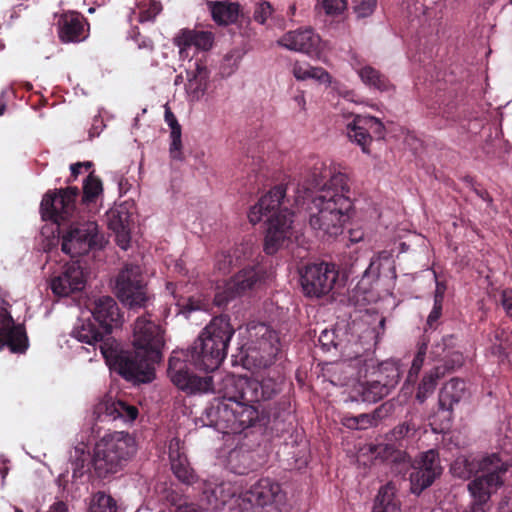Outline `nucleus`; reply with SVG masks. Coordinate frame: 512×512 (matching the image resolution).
<instances>
[{
	"label": "nucleus",
	"mask_w": 512,
	"mask_h": 512,
	"mask_svg": "<svg viewBox=\"0 0 512 512\" xmlns=\"http://www.w3.org/2000/svg\"><path fill=\"white\" fill-rule=\"evenodd\" d=\"M280 390V384L270 377L258 380L231 374L222 380L220 387L222 399L218 402L267 401L277 395Z\"/></svg>",
	"instance_id": "obj_10"
},
{
	"label": "nucleus",
	"mask_w": 512,
	"mask_h": 512,
	"mask_svg": "<svg viewBox=\"0 0 512 512\" xmlns=\"http://www.w3.org/2000/svg\"><path fill=\"white\" fill-rule=\"evenodd\" d=\"M286 192V185H275L248 212V219L253 225L266 218L264 251L268 255H274L292 242L293 213L286 206L289 202Z\"/></svg>",
	"instance_id": "obj_3"
},
{
	"label": "nucleus",
	"mask_w": 512,
	"mask_h": 512,
	"mask_svg": "<svg viewBox=\"0 0 512 512\" xmlns=\"http://www.w3.org/2000/svg\"><path fill=\"white\" fill-rule=\"evenodd\" d=\"M380 274V258L379 256L373 257L370 261L368 268L365 271V275L378 277Z\"/></svg>",
	"instance_id": "obj_61"
},
{
	"label": "nucleus",
	"mask_w": 512,
	"mask_h": 512,
	"mask_svg": "<svg viewBox=\"0 0 512 512\" xmlns=\"http://www.w3.org/2000/svg\"><path fill=\"white\" fill-rule=\"evenodd\" d=\"M135 453L136 441L128 432L105 434L95 445V470L99 475L116 473L127 465Z\"/></svg>",
	"instance_id": "obj_8"
},
{
	"label": "nucleus",
	"mask_w": 512,
	"mask_h": 512,
	"mask_svg": "<svg viewBox=\"0 0 512 512\" xmlns=\"http://www.w3.org/2000/svg\"><path fill=\"white\" fill-rule=\"evenodd\" d=\"M171 143H170V156L175 160H183L182 153V140H181V129L176 128L175 131H171L170 133Z\"/></svg>",
	"instance_id": "obj_46"
},
{
	"label": "nucleus",
	"mask_w": 512,
	"mask_h": 512,
	"mask_svg": "<svg viewBox=\"0 0 512 512\" xmlns=\"http://www.w3.org/2000/svg\"><path fill=\"white\" fill-rule=\"evenodd\" d=\"M348 138L359 145L364 153H369L372 139L384 137V125L373 116L354 115L346 125Z\"/></svg>",
	"instance_id": "obj_19"
},
{
	"label": "nucleus",
	"mask_w": 512,
	"mask_h": 512,
	"mask_svg": "<svg viewBox=\"0 0 512 512\" xmlns=\"http://www.w3.org/2000/svg\"><path fill=\"white\" fill-rule=\"evenodd\" d=\"M419 425L408 419L396 425L385 437V442L375 446L377 458L390 465L395 474H405L410 467L411 457L407 448L417 439Z\"/></svg>",
	"instance_id": "obj_7"
},
{
	"label": "nucleus",
	"mask_w": 512,
	"mask_h": 512,
	"mask_svg": "<svg viewBox=\"0 0 512 512\" xmlns=\"http://www.w3.org/2000/svg\"><path fill=\"white\" fill-rule=\"evenodd\" d=\"M338 278L339 270L334 263H313L301 272L300 283L305 296L320 298L333 289Z\"/></svg>",
	"instance_id": "obj_14"
},
{
	"label": "nucleus",
	"mask_w": 512,
	"mask_h": 512,
	"mask_svg": "<svg viewBox=\"0 0 512 512\" xmlns=\"http://www.w3.org/2000/svg\"><path fill=\"white\" fill-rule=\"evenodd\" d=\"M189 358L173 352L169 358L167 373L172 383L186 394H202L213 391V378L199 376L191 368Z\"/></svg>",
	"instance_id": "obj_13"
},
{
	"label": "nucleus",
	"mask_w": 512,
	"mask_h": 512,
	"mask_svg": "<svg viewBox=\"0 0 512 512\" xmlns=\"http://www.w3.org/2000/svg\"><path fill=\"white\" fill-rule=\"evenodd\" d=\"M267 277L268 273L263 265H246L226 281L222 288H218L213 302L217 307H225L236 297L249 295L261 289Z\"/></svg>",
	"instance_id": "obj_11"
},
{
	"label": "nucleus",
	"mask_w": 512,
	"mask_h": 512,
	"mask_svg": "<svg viewBox=\"0 0 512 512\" xmlns=\"http://www.w3.org/2000/svg\"><path fill=\"white\" fill-rule=\"evenodd\" d=\"M263 333L258 341V348L268 358V361L275 359L281 351V342L278 332L262 325Z\"/></svg>",
	"instance_id": "obj_37"
},
{
	"label": "nucleus",
	"mask_w": 512,
	"mask_h": 512,
	"mask_svg": "<svg viewBox=\"0 0 512 512\" xmlns=\"http://www.w3.org/2000/svg\"><path fill=\"white\" fill-rule=\"evenodd\" d=\"M108 227L116 235L119 247L126 250L131 240V214L125 206L112 208L107 213Z\"/></svg>",
	"instance_id": "obj_26"
},
{
	"label": "nucleus",
	"mask_w": 512,
	"mask_h": 512,
	"mask_svg": "<svg viewBox=\"0 0 512 512\" xmlns=\"http://www.w3.org/2000/svg\"><path fill=\"white\" fill-rule=\"evenodd\" d=\"M280 492V486L268 478L260 479L243 494V501L252 506L265 507L271 505Z\"/></svg>",
	"instance_id": "obj_29"
},
{
	"label": "nucleus",
	"mask_w": 512,
	"mask_h": 512,
	"mask_svg": "<svg viewBox=\"0 0 512 512\" xmlns=\"http://www.w3.org/2000/svg\"><path fill=\"white\" fill-rule=\"evenodd\" d=\"M11 304L0 289V351L8 347L12 353L23 354L29 347V340L23 324H16L11 312Z\"/></svg>",
	"instance_id": "obj_16"
},
{
	"label": "nucleus",
	"mask_w": 512,
	"mask_h": 512,
	"mask_svg": "<svg viewBox=\"0 0 512 512\" xmlns=\"http://www.w3.org/2000/svg\"><path fill=\"white\" fill-rule=\"evenodd\" d=\"M498 512H512V492L507 494L499 503Z\"/></svg>",
	"instance_id": "obj_64"
},
{
	"label": "nucleus",
	"mask_w": 512,
	"mask_h": 512,
	"mask_svg": "<svg viewBox=\"0 0 512 512\" xmlns=\"http://www.w3.org/2000/svg\"><path fill=\"white\" fill-rule=\"evenodd\" d=\"M252 403L253 402H245L242 417V420L244 421V431L248 428L266 426L270 422L271 416L274 420L279 418H283V420H285V417L290 415V405L287 401H281L278 403V405L281 406V412H273L271 414H266L264 411H260L259 408Z\"/></svg>",
	"instance_id": "obj_30"
},
{
	"label": "nucleus",
	"mask_w": 512,
	"mask_h": 512,
	"mask_svg": "<svg viewBox=\"0 0 512 512\" xmlns=\"http://www.w3.org/2000/svg\"><path fill=\"white\" fill-rule=\"evenodd\" d=\"M213 34L209 31L184 30L176 38V45L183 54L187 48L195 47L198 50L207 51L213 45Z\"/></svg>",
	"instance_id": "obj_31"
},
{
	"label": "nucleus",
	"mask_w": 512,
	"mask_h": 512,
	"mask_svg": "<svg viewBox=\"0 0 512 512\" xmlns=\"http://www.w3.org/2000/svg\"><path fill=\"white\" fill-rule=\"evenodd\" d=\"M184 449V443L178 437H173L169 441V459L171 469L175 477L186 485H192L196 482L197 476L190 466Z\"/></svg>",
	"instance_id": "obj_23"
},
{
	"label": "nucleus",
	"mask_w": 512,
	"mask_h": 512,
	"mask_svg": "<svg viewBox=\"0 0 512 512\" xmlns=\"http://www.w3.org/2000/svg\"><path fill=\"white\" fill-rule=\"evenodd\" d=\"M412 468L413 471L410 474V490L415 495H420L425 489L430 487L434 481L437 479L432 474L426 472L423 468L416 465L411 461L409 469Z\"/></svg>",
	"instance_id": "obj_39"
},
{
	"label": "nucleus",
	"mask_w": 512,
	"mask_h": 512,
	"mask_svg": "<svg viewBox=\"0 0 512 512\" xmlns=\"http://www.w3.org/2000/svg\"><path fill=\"white\" fill-rule=\"evenodd\" d=\"M164 117L171 131H175L176 128L181 129V125L178 123L176 116L169 107H166Z\"/></svg>",
	"instance_id": "obj_62"
},
{
	"label": "nucleus",
	"mask_w": 512,
	"mask_h": 512,
	"mask_svg": "<svg viewBox=\"0 0 512 512\" xmlns=\"http://www.w3.org/2000/svg\"><path fill=\"white\" fill-rule=\"evenodd\" d=\"M310 69V64L295 62L292 67V74L297 80L304 81L310 79Z\"/></svg>",
	"instance_id": "obj_53"
},
{
	"label": "nucleus",
	"mask_w": 512,
	"mask_h": 512,
	"mask_svg": "<svg viewBox=\"0 0 512 512\" xmlns=\"http://www.w3.org/2000/svg\"><path fill=\"white\" fill-rule=\"evenodd\" d=\"M115 499L105 492H98L94 495L89 512H117Z\"/></svg>",
	"instance_id": "obj_42"
},
{
	"label": "nucleus",
	"mask_w": 512,
	"mask_h": 512,
	"mask_svg": "<svg viewBox=\"0 0 512 512\" xmlns=\"http://www.w3.org/2000/svg\"><path fill=\"white\" fill-rule=\"evenodd\" d=\"M482 458L460 455L451 464L450 471L453 476L463 480L470 479L482 470Z\"/></svg>",
	"instance_id": "obj_34"
},
{
	"label": "nucleus",
	"mask_w": 512,
	"mask_h": 512,
	"mask_svg": "<svg viewBox=\"0 0 512 512\" xmlns=\"http://www.w3.org/2000/svg\"><path fill=\"white\" fill-rule=\"evenodd\" d=\"M172 504L176 506L175 512H209L208 510L198 508L192 503H187L186 500H183L181 497L177 500L173 498Z\"/></svg>",
	"instance_id": "obj_56"
},
{
	"label": "nucleus",
	"mask_w": 512,
	"mask_h": 512,
	"mask_svg": "<svg viewBox=\"0 0 512 512\" xmlns=\"http://www.w3.org/2000/svg\"><path fill=\"white\" fill-rule=\"evenodd\" d=\"M114 292L130 309L145 308L150 298L142 268L138 264L125 263L115 277Z\"/></svg>",
	"instance_id": "obj_12"
},
{
	"label": "nucleus",
	"mask_w": 512,
	"mask_h": 512,
	"mask_svg": "<svg viewBox=\"0 0 512 512\" xmlns=\"http://www.w3.org/2000/svg\"><path fill=\"white\" fill-rule=\"evenodd\" d=\"M358 427L360 430L367 429L369 427L376 426L377 424L373 420L371 413H362L357 415Z\"/></svg>",
	"instance_id": "obj_59"
},
{
	"label": "nucleus",
	"mask_w": 512,
	"mask_h": 512,
	"mask_svg": "<svg viewBox=\"0 0 512 512\" xmlns=\"http://www.w3.org/2000/svg\"><path fill=\"white\" fill-rule=\"evenodd\" d=\"M81 205L90 208L95 205L98 198L103 193V184L101 179L95 175L94 171L90 172L85 178L82 187Z\"/></svg>",
	"instance_id": "obj_38"
},
{
	"label": "nucleus",
	"mask_w": 512,
	"mask_h": 512,
	"mask_svg": "<svg viewBox=\"0 0 512 512\" xmlns=\"http://www.w3.org/2000/svg\"><path fill=\"white\" fill-rule=\"evenodd\" d=\"M430 354L438 364L424 374L417 386L415 399L419 403H424L433 394L439 379L464 364L463 353L458 348L454 335L443 336L441 341L434 343Z\"/></svg>",
	"instance_id": "obj_6"
},
{
	"label": "nucleus",
	"mask_w": 512,
	"mask_h": 512,
	"mask_svg": "<svg viewBox=\"0 0 512 512\" xmlns=\"http://www.w3.org/2000/svg\"><path fill=\"white\" fill-rule=\"evenodd\" d=\"M235 333L227 315L214 317L181 356L204 371H214L226 358L229 342Z\"/></svg>",
	"instance_id": "obj_4"
},
{
	"label": "nucleus",
	"mask_w": 512,
	"mask_h": 512,
	"mask_svg": "<svg viewBox=\"0 0 512 512\" xmlns=\"http://www.w3.org/2000/svg\"><path fill=\"white\" fill-rule=\"evenodd\" d=\"M109 335H104L103 340H100V351L105 358L106 362L113 365L126 380L144 383L136 355L132 351H124L121 349L120 344Z\"/></svg>",
	"instance_id": "obj_17"
},
{
	"label": "nucleus",
	"mask_w": 512,
	"mask_h": 512,
	"mask_svg": "<svg viewBox=\"0 0 512 512\" xmlns=\"http://www.w3.org/2000/svg\"><path fill=\"white\" fill-rule=\"evenodd\" d=\"M164 331L145 315L136 319L133 329V354L141 370L139 373L144 383L151 382L155 377V365L162 359L164 348Z\"/></svg>",
	"instance_id": "obj_5"
},
{
	"label": "nucleus",
	"mask_w": 512,
	"mask_h": 512,
	"mask_svg": "<svg viewBox=\"0 0 512 512\" xmlns=\"http://www.w3.org/2000/svg\"><path fill=\"white\" fill-rule=\"evenodd\" d=\"M322 8L330 16L341 15L347 8V0H322Z\"/></svg>",
	"instance_id": "obj_47"
},
{
	"label": "nucleus",
	"mask_w": 512,
	"mask_h": 512,
	"mask_svg": "<svg viewBox=\"0 0 512 512\" xmlns=\"http://www.w3.org/2000/svg\"><path fill=\"white\" fill-rule=\"evenodd\" d=\"M442 309H443V302H436L433 303V308L431 312L429 313L426 321V325L430 329H435L438 325V320L440 319L442 315Z\"/></svg>",
	"instance_id": "obj_52"
},
{
	"label": "nucleus",
	"mask_w": 512,
	"mask_h": 512,
	"mask_svg": "<svg viewBox=\"0 0 512 512\" xmlns=\"http://www.w3.org/2000/svg\"><path fill=\"white\" fill-rule=\"evenodd\" d=\"M334 174L335 173L331 174L330 170L325 167L324 163L316 164L307 179V186L305 189L308 191L319 188L320 191Z\"/></svg>",
	"instance_id": "obj_41"
},
{
	"label": "nucleus",
	"mask_w": 512,
	"mask_h": 512,
	"mask_svg": "<svg viewBox=\"0 0 512 512\" xmlns=\"http://www.w3.org/2000/svg\"><path fill=\"white\" fill-rule=\"evenodd\" d=\"M426 350H427V344L425 342H423L419 346L418 351H417L416 355L413 358V361H412L413 365H417L420 368L423 367L424 361H425V356H426Z\"/></svg>",
	"instance_id": "obj_60"
},
{
	"label": "nucleus",
	"mask_w": 512,
	"mask_h": 512,
	"mask_svg": "<svg viewBox=\"0 0 512 512\" xmlns=\"http://www.w3.org/2000/svg\"><path fill=\"white\" fill-rule=\"evenodd\" d=\"M469 396V390L465 380L460 378H452L446 382L439 392V408L442 411L452 414L455 405Z\"/></svg>",
	"instance_id": "obj_28"
},
{
	"label": "nucleus",
	"mask_w": 512,
	"mask_h": 512,
	"mask_svg": "<svg viewBox=\"0 0 512 512\" xmlns=\"http://www.w3.org/2000/svg\"><path fill=\"white\" fill-rule=\"evenodd\" d=\"M91 313L95 322L107 334H111L113 328L121 323L122 315L119 306L111 296H102L96 299Z\"/></svg>",
	"instance_id": "obj_22"
},
{
	"label": "nucleus",
	"mask_w": 512,
	"mask_h": 512,
	"mask_svg": "<svg viewBox=\"0 0 512 512\" xmlns=\"http://www.w3.org/2000/svg\"><path fill=\"white\" fill-rule=\"evenodd\" d=\"M244 401L217 402L209 409L208 416L214 426L224 434H240L244 431L242 420Z\"/></svg>",
	"instance_id": "obj_18"
},
{
	"label": "nucleus",
	"mask_w": 512,
	"mask_h": 512,
	"mask_svg": "<svg viewBox=\"0 0 512 512\" xmlns=\"http://www.w3.org/2000/svg\"><path fill=\"white\" fill-rule=\"evenodd\" d=\"M353 210L349 178L337 172L312 198L308 207L309 226L319 238L336 237L343 232Z\"/></svg>",
	"instance_id": "obj_2"
},
{
	"label": "nucleus",
	"mask_w": 512,
	"mask_h": 512,
	"mask_svg": "<svg viewBox=\"0 0 512 512\" xmlns=\"http://www.w3.org/2000/svg\"><path fill=\"white\" fill-rule=\"evenodd\" d=\"M85 286L84 275L81 267L75 263L67 265L64 270L51 279L52 292L58 296H68L81 291Z\"/></svg>",
	"instance_id": "obj_24"
},
{
	"label": "nucleus",
	"mask_w": 512,
	"mask_h": 512,
	"mask_svg": "<svg viewBox=\"0 0 512 512\" xmlns=\"http://www.w3.org/2000/svg\"><path fill=\"white\" fill-rule=\"evenodd\" d=\"M505 332L497 329L495 331V339L499 341V344H493L491 347V353L498 357L500 363H508L512 365V350L507 351V347L504 345L502 339Z\"/></svg>",
	"instance_id": "obj_44"
},
{
	"label": "nucleus",
	"mask_w": 512,
	"mask_h": 512,
	"mask_svg": "<svg viewBox=\"0 0 512 512\" xmlns=\"http://www.w3.org/2000/svg\"><path fill=\"white\" fill-rule=\"evenodd\" d=\"M501 304L506 315L512 320V289H505L502 291Z\"/></svg>",
	"instance_id": "obj_58"
},
{
	"label": "nucleus",
	"mask_w": 512,
	"mask_h": 512,
	"mask_svg": "<svg viewBox=\"0 0 512 512\" xmlns=\"http://www.w3.org/2000/svg\"><path fill=\"white\" fill-rule=\"evenodd\" d=\"M208 6L212 19L218 25H228L238 20L240 5L236 2L210 1Z\"/></svg>",
	"instance_id": "obj_32"
},
{
	"label": "nucleus",
	"mask_w": 512,
	"mask_h": 512,
	"mask_svg": "<svg viewBox=\"0 0 512 512\" xmlns=\"http://www.w3.org/2000/svg\"><path fill=\"white\" fill-rule=\"evenodd\" d=\"M482 467L479 475L468 484V490L473 498L471 504L489 512L491 496L504 485L509 464L493 453L482 458Z\"/></svg>",
	"instance_id": "obj_9"
},
{
	"label": "nucleus",
	"mask_w": 512,
	"mask_h": 512,
	"mask_svg": "<svg viewBox=\"0 0 512 512\" xmlns=\"http://www.w3.org/2000/svg\"><path fill=\"white\" fill-rule=\"evenodd\" d=\"M421 369L422 368H420L419 366L411 364V367L408 371L407 378H406L404 386H403V389L406 391L405 393L412 392L414 385L417 382L418 375H419Z\"/></svg>",
	"instance_id": "obj_54"
},
{
	"label": "nucleus",
	"mask_w": 512,
	"mask_h": 512,
	"mask_svg": "<svg viewBox=\"0 0 512 512\" xmlns=\"http://www.w3.org/2000/svg\"><path fill=\"white\" fill-rule=\"evenodd\" d=\"M273 12L272 5L267 1H262L257 4L253 18L256 22L264 24L265 21L271 16Z\"/></svg>",
	"instance_id": "obj_50"
},
{
	"label": "nucleus",
	"mask_w": 512,
	"mask_h": 512,
	"mask_svg": "<svg viewBox=\"0 0 512 512\" xmlns=\"http://www.w3.org/2000/svg\"><path fill=\"white\" fill-rule=\"evenodd\" d=\"M361 81L370 88L380 92H386L393 89L390 80L379 70L370 65H366L358 70Z\"/></svg>",
	"instance_id": "obj_35"
},
{
	"label": "nucleus",
	"mask_w": 512,
	"mask_h": 512,
	"mask_svg": "<svg viewBox=\"0 0 512 512\" xmlns=\"http://www.w3.org/2000/svg\"><path fill=\"white\" fill-rule=\"evenodd\" d=\"M412 462L429 474L433 473V476L436 478H439L442 474L443 469L440 463L439 452L436 449H429L420 453Z\"/></svg>",
	"instance_id": "obj_40"
},
{
	"label": "nucleus",
	"mask_w": 512,
	"mask_h": 512,
	"mask_svg": "<svg viewBox=\"0 0 512 512\" xmlns=\"http://www.w3.org/2000/svg\"><path fill=\"white\" fill-rule=\"evenodd\" d=\"M203 493L206 495L209 505L218 508L225 505L231 494H225L224 484L216 485L215 487L206 486Z\"/></svg>",
	"instance_id": "obj_43"
},
{
	"label": "nucleus",
	"mask_w": 512,
	"mask_h": 512,
	"mask_svg": "<svg viewBox=\"0 0 512 512\" xmlns=\"http://www.w3.org/2000/svg\"><path fill=\"white\" fill-rule=\"evenodd\" d=\"M95 413L98 418L103 420H121L123 422H132L138 416V409L134 405H129L122 400H114L108 398L100 402L96 408Z\"/></svg>",
	"instance_id": "obj_25"
},
{
	"label": "nucleus",
	"mask_w": 512,
	"mask_h": 512,
	"mask_svg": "<svg viewBox=\"0 0 512 512\" xmlns=\"http://www.w3.org/2000/svg\"><path fill=\"white\" fill-rule=\"evenodd\" d=\"M191 63V61H189ZM185 89L190 101H199L206 93L210 72L206 65L196 60L187 69Z\"/></svg>",
	"instance_id": "obj_27"
},
{
	"label": "nucleus",
	"mask_w": 512,
	"mask_h": 512,
	"mask_svg": "<svg viewBox=\"0 0 512 512\" xmlns=\"http://www.w3.org/2000/svg\"><path fill=\"white\" fill-rule=\"evenodd\" d=\"M104 335L108 334L100 328L94 319L80 320L73 330V336L76 339L93 346L98 344L100 340H103Z\"/></svg>",
	"instance_id": "obj_33"
},
{
	"label": "nucleus",
	"mask_w": 512,
	"mask_h": 512,
	"mask_svg": "<svg viewBox=\"0 0 512 512\" xmlns=\"http://www.w3.org/2000/svg\"><path fill=\"white\" fill-rule=\"evenodd\" d=\"M278 44L288 50L305 53L311 57L320 53L321 38L312 28H300L285 33Z\"/></svg>",
	"instance_id": "obj_21"
},
{
	"label": "nucleus",
	"mask_w": 512,
	"mask_h": 512,
	"mask_svg": "<svg viewBox=\"0 0 512 512\" xmlns=\"http://www.w3.org/2000/svg\"><path fill=\"white\" fill-rule=\"evenodd\" d=\"M377 0H354V11L359 18L370 16L375 10Z\"/></svg>",
	"instance_id": "obj_48"
},
{
	"label": "nucleus",
	"mask_w": 512,
	"mask_h": 512,
	"mask_svg": "<svg viewBox=\"0 0 512 512\" xmlns=\"http://www.w3.org/2000/svg\"><path fill=\"white\" fill-rule=\"evenodd\" d=\"M310 79H314L319 83L329 85L331 83L330 74L322 67H313L310 69Z\"/></svg>",
	"instance_id": "obj_57"
},
{
	"label": "nucleus",
	"mask_w": 512,
	"mask_h": 512,
	"mask_svg": "<svg viewBox=\"0 0 512 512\" xmlns=\"http://www.w3.org/2000/svg\"><path fill=\"white\" fill-rule=\"evenodd\" d=\"M447 285L444 281L436 280V287L434 291V301L443 302Z\"/></svg>",
	"instance_id": "obj_63"
},
{
	"label": "nucleus",
	"mask_w": 512,
	"mask_h": 512,
	"mask_svg": "<svg viewBox=\"0 0 512 512\" xmlns=\"http://www.w3.org/2000/svg\"><path fill=\"white\" fill-rule=\"evenodd\" d=\"M235 258V265H242L246 260H249L253 256L252 246L248 243H242L237 245L232 250Z\"/></svg>",
	"instance_id": "obj_49"
},
{
	"label": "nucleus",
	"mask_w": 512,
	"mask_h": 512,
	"mask_svg": "<svg viewBox=\"0 0 512 512\" xmlns=\"http://www.w3.org/2000/svg\"><path fill=\"white\" fill-rule=\"evenodd\" d=\"M371 380L359 383L356 388L363 402L375 403L386 397L398 384L401 373L394 363H382Z\"/></svg>",
	"instance_id": "obj_15"
},
{
	"label": "nucleus",
	"mask_w": 512,
	"mask_h": 512,
	"mask_svg": "<svg viewBox=\"0 0 512 512\" xmlns=\"http://www.w3.org/2000/svg\"><path fill=\"white\" fill-rule=\"evenodd\" d=\"M395 486L387 483L379 489L372 512H400V504L395 498Z\"/></svg>",
	"instance_id": "obj_36"
},
{
	"label": "nucleus",
	"mask_w": 512,
	"mask_h": 512,
	"mask_svg": "<svg viewBox=\"0 0 512 512\" xmlns=\"http://www.w3.org/2000/svg\"><path fill=\"white\" fill-rule=\"evenodd\" d=\"M393 404L390 402H385L375 408L373 412H371V415L373 416V420L376 424H378L379 421L382 419L388 417L393 412Z\"/></svg>",
	"instance_id": "obj_55"
},
{
	"label": "nucleus",
	"mask_w": 512,
	"mask_h": 512,
	"mask_svg": "<svg viewBox=\"0 0 512 512\" xmlns=\"http://www.w3.org/2000/svg\"><path fill=\"white\" fill-rule=\"evenodd\" d=\"M79 196L76 186L48 190L40 204L42 219L58 225L61 250L71 258L101 250L104 245V236L99 233L96 221L85 219L77 210Z\"/></svg>",
	"instance_id": "obj_1"
},
{
	"label": "nucleus",
	"mask_w": 512,
	"mask_h": 512,
	"mask_svg": "<svg viewBox=\"0 0 512 512\" xmlns=\"http://www.w3.org/2000/svg\"><path fill=\"white\" fill-rule=\"evenodd\" d=\"M235 265V258L231 250L220 251L215 256V268L222 274H227Z\"/></svg>",
	"instance_id": "obj_45"
},
{
	"label": "nucleus",
	"mask_w": 512,
	"mask_h": 512,
	"mask_svg": "<svg viewBox=\"0 0 512 512\" xmlns=\"http://www.w3.org/2000/svg\"><path fill=\"white\" fill-rule=\"evenodd\" d=\"M336 334L334 330H323L319 336V343L323 350L329 351L332 347H336Z\"/></svg>",
	"instance_id": "obj_51"
},
{
	"label": "nucleus",
	"mask_w": 512,
	"mask_h": 512,
	"mask_svg": "<svg viewBox=\"0 0 512 512\" xmlns=\"http://www.w3.org/2000/svg\"><path fill=\"white\" fill-rule=\"evenodd\" d=\"M57 33L63 43H79L88 37L89 23L81 13L68 11L59 16Z\"/></svg>",
	"instance_id": "obj_20"
}]
</instances>
